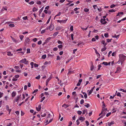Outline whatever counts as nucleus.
<instances>
[{"instance_id":"f257e3e1","label":"nucleus","mask_w":126,"mask_h":126,"mask_svg":"<svg viewBox=\"0 0 126 126\" xmlns=\"http://www.w3.org/2000/svg\"><path fill=\"white\" fill-rule=\"evenodd\" d=\"M119 60L118 62L119 61L121 62L124 61L126 59V56L124 55L123 54H120L119 55Z\"/></svg>"},{"instance_id":"f03ea898","label":"nucleus","mask_w":126,"mask_h":126,"mask_svg":"<svg viewBox=\"0 0 126 126\" xmlns=\"http://www.w3.org/2000/svg\"><path fill=\"white\" fill-rule=\"evenodd\" d=\"M19 63H22L25 64H28V61L26 60V58H24L20 60L19 62Z\"/></svg>"},{"instance_id":"7ed1b4c3","label":"nucleus","mask_w":126,"mask_h":126,"mask_svg":"<svg viewBox=\"0 0 126 126\" xmlns=\"http://www.w3.org/2000/svg\"><path fill=\"white\" fill-rule=\"evenodd\" d=\"M67 19L64 20H57V22L58 23H60L61 24L63 23H65L66 22L67 20Z\"/></svg>"},{"instance_id":"20e7f679","label":"nucleus","mask_w":126,"mask_h":126,"mask_svg":"<svg viewBox=\"0 0 126 126\" xmlns=\"http://www.w3.org/2000/svg\"><path fill=\"white\" fill-rule=\"evenodd\" d=\"M30 39L29 37H27L25 39L24 43L25 44H29L30 43Z\"/></svg>"},{"instance_id":"39448f33","label":"nucleus","mask_w":126,"mask_h":126,"mask_svg":"<svg viewBox=\"0 0 126 126\" xmlns=\"http://www.w3.org/2000/svg\"><path fill=\"white\" fill-rule=\"evenodd\" d=\"M106 114V112L104 111L103 109L102 110V111L99 114V116H100L102 114V115H101L100 116V117H103Z\"/></svg>"},{"instance_id":"423d86ee","label":"nucleus","mask_w":126,"mask_h":126,"mask_svg":"<svg viewBox=\"0 0 126 126\" xmlns=\"http://www.w3.org/2000/svg\"><path fill=\"white\" fill-rule=\"evenodd\" d=\"M11 37L13 42L16 44L18 43L20 41L19 39L16 40V39L14 38L11 36Z\"/></svg>"},{"instance_id":"0eeeda50","label":"nucleus","mask_w":126,"mask_h":126,"mask_svg":"<svg viewBox=\"0 0 126 126\" xmlns=\"http://www.w3.org/2000/svg\"><path fill=\"white\" fill-rule=\"evenodd\" d=\"M101 23L103 24H105L107 23V22L106 21V19H102L101 18L100 20Z\"/></svg>"},{"instance_id":"6e6552de","label":"nucleus","mask_w":126,"mask_h":126,"mask_svg":"<svg viewBox=\"0 0 126 126\" xmlns=\"http://www.w3.org/2000/svg\"><path fill=\"white\" fill-rule=\"evenodd\" d=\"M41 105H42V104H40L38 106V108L37 107H36V109L38 111H39L41 109Z\"/></svg>"},{"instance_id":"1a4fd4ad","label":"nucleus","mask_w":126,"mask_h":126,"mask_svg":"<svg viewBox=\"0 0 126 126\" xmlns=\"http://www.w3.org/2000/svg\"><path fill=\"white\" fill-rule=\"evenodd\" d=\"M121 70V69L120 67H118L117 68L116 71L115 72V73H119Z\"/></svg>"},{"instance_id":"9d476101","label":"nucleus","mask_w":126,"mask_h":126,"mask_svg":"<svg viewBox=\"0 0 126 126\" xmlns=\"http://www.w3.org/2000/svg\"><path fill=\"white\" fill-rule=\"evenodd\" d=\"M95 86H94L89 91L88 93V95H89L90 94H91V93H92V92L93 91L94 89L95 88Z\"/></svg>"},{"instance_id":"9b49d317","label":"nucleus","mask_w":126,"mask_h":126,"mask_svg":"<svg viewBox=\"0 0 126 126\" xmlns=\"http://www.w3.org/2000/svg\"><path fill=\"white\" fill-rule=\"evenodd\" d=\"M54 29V26L53 25L51 24L49 27V29L50 31H52Z\"/></svg>"},{"instance_id":"f8f14e48","label":"nucleus","mask_w":126,"mask_h":126,"mask_svg":"<svg viewBox=\"0 0 126 126\" xmlns=\"http://www.w3.org/2000/svg\"><path fill=\"white\" fill-rule=\"evenodd\" d=\"M20 99V96H17L16 97L15 99L14 102H17Z\"/></svg>"},{"instance_id":"ddd939ff","label":"nucleus","mask_w":126,"mask_h":126,"mask_svg":"<svg viewBox=\"0 0 126 126\" xmlns=\"http://www.w3.org/2000/svg\"><path fill=\"white\" fill-rule=\"evenodd\" d=\"M108 125L109 126H111L112 125L114 124V121H112L108 123Z\"/></svg>"},{"instance_id":"4468645a","label":"nucleus","mask_w":126,"mask_h":126,"mask_svg":"<svg viewBox=\"0 0 126 126\" xmlns=\"http://www.w3.org/2000/svg\"><path fill=\"white\" fill-rule=\"evenodd\" d=\"M85 118L82 116L80 117L79 119V120H80L81 122H82L85 120Z\"/></svg>"},{"instance_id":"2eb2a0df","label":"nucleus","mask_w":126,"mask_h":126,"mask_svg":"<svg viewBox=\"0 0 126 126\" xmlns=\"http://www.w3.org/2000/svg\"><path fill=\"white\" fill-rule=\"evenodd\" d=\"M16 92H13L12 93V97H14L16 94Z\"/></svg>"},{"instance_id":"dca6fc26","label":"nucleus","mask_w":126,"mask_h":126,"mask_svg":"<svg viewBox=\"0 0 126 126\" xmlns=\"http://www.w3.org/2000/svg\"><path fill=\"white\" fill-rule=\"evenodd\" d=\"M51 79V78L50 77L46 80V85H47L48 82Z\"/></svg>"},{"instance_id":"f3484780","label":"nucleus","mask_w":126,"mask_h":126,"mask_svg":"<svg viewBox=\"0 0 126 126\" xmlns=\"http://www.w3.org/2000/svg\"><path fill=\"white\" fill-rule=\"evenodd\" d=\"M95 51L97 55V56L98 57V58H99L100 57V54H99V53L97 52L96 49Z\"/></svg>"},{"instance_id":"a211bd4d","label":"nucleus","mask_w":126,"mask_h":126,"mask_svg":"<svg viewBox=\"0 0 126 126\" xmlns=\"http://www.w3.org/2000/svg\"><path fill=\"white\" fill-rule=\"evenodd\" d=\"M59 32H57L55 33H54L53 34V36L54 37H55L59 33Z\"/></svg>"},{"instance_id":"6ab92c4d","label":"nucleus","mask_w":126,"mask_h":126,"mask_svg":"<svg viewBox=\"0 0 126 126\" xmlns=\"http://www.w3.org/2000/svg\"><path fill=\"white\" fill-rule=\"evenodd\" d=\"M19 37L21 41L23 40V39L24 37V36L23 35H20L19 36Z\"/></svg>"},{"instance_id":"aec40b11","label":"nucleus","mask_w":126,"mask_h":126,"mask_svg":"<svg viewBox=\"0 0 126 126\" xmlns=\"http://www.w3.org/2000/svg\"><path fill=\"white\" fill-rule=\"evenodd\" d=\"M51 39V37H49L47 38L46 40H45V43L48 42Z\"/></svg>"},{"instance_id":"412c9836","label":"nucleus","mask_w":126,"mask_h":126,"mask_svg":"<svg viewBox=\"0 0 126 126\" xmlns=\"http://www.w3.org/2000/svg\"><path fill=\"white\" fill-rule=\"evenodd\" d=\"M7 55L8 56H12L13 55V54L10 52H7Z\"/></svg>"},{"instance_id":"4be33fe9","label":"nucleus","mask_w":126,"mask_h":126,"mask_svg":"<svg viewBox=\"0 0 126 126\" xmlns=\"http://www.w3.org/2000/svg\"><path fill=\"white\" fill-rule=\"evenodd\" d=\"M46 57V54H44L42 56V58L43 59H45Z\"/></svg>"},{"instance_id":"5701e85b","label":"nucleus","mask_w":126,"mask_h":126,"mask_svg":"<svg viewBox=\"0 0 126 126\" xmlns=\"http://www.w3.org/2000/svg\"><path fill=\"white\" fill-rule=\"evenodd\" d=\"M86 112L87 113V110H84L83 111L82 114H84Z\"/></svg>"},{"instance_id":"b1692460","label":"nucleus","mask_w":126,"mask_h":126,"mask_svg":"<svg viewBox=\"0 0 126 126\" xmlns=\"http://www.w3.org/2000/svg\"><path fill=\"white\" fill-rule=\"evenodd\" d=\"M123 12H119L117 14V16H120V15H123Z\"/></svg>"},{"instance_id":"393cba45","label":"nucleus","mask_w":126,"mask_h":126,"mask_svg":"<svg viewBox=\"0 0 126 126\" xmlns=\"http://www.w3.org/2000/svg\"><path fill=\"white\" fill-rule=\"evenodd\" d=\"M9 26L11 27H15V25L14 24H10L9 25Z\"/></svg>"},{"instance_id":"a878e982","label":"nucleus","mask_w":126,"mask_h":126,"mask_svg":"<svg viewBox=\"0 0 126 126\" xmlns=\"http://www.w3.org/2000/svg\"><path fill=\"white\" fill-rule=\"evenodd\" d=\"M119 35H116V34H115L114 35V36H113L112 37L113 38V37L116 38L118 39L119 38Z\"/></svg>"},{"instance_id":"bb28decb","label":"nucleus","mask_w":126,"mask_h":126,"mask_svg":"<svg viewBox=\"0 0 126 126\" xmlns=\"http://www.w3.org/2000/svg\"><path fill=\"white\" fill-rule=\"evenodd\" d=\"M7 10V9L6 7L5 6V7H3L2 8V9L1 10V11H4V10Z\"/></svg>"},{"instance_id":"cd10ccee","label":"nucleus","mask_w":126,"mask_h":126,"mask_svg":"<svg viewBox=\"0 0 126 126\" xmlns=\"http://www.w3.org/2000/svg\"><path fill=\"white\" fill-rule=\"evenodd\" d=\"M61 29V28L60 27H57L56 28V31H58Z\"/></svg>"},{"instance_id":"c85d7f7f","label":"nucleus","mask_w":126,"mask_h":126,"mask_svg":"<svg viewBox=\"0 0 126 126\" xmlns=\"http://www.w3.org/2000/svg\"><path fill=\"white\" fill-rule=\"evenodd\" d=\"M107 49V48L106 47H104V48H102L101 49V51L102 52H103L105 50Z\"/></svg>"},{"instance_id":"c756f323","label":"nucleus","mask_w":126,"mask_h":126,"mask_svg":"<svg viewBox=\"0 0 126 126\" xmlns=\"http://www.w3.org/2000/svg\"><path fill=\"white\" fill-rule=\"evenodd\" d=\"M58 48L59 49L62 48L63 47V46L61 44L58 45Z\"/></svg>"},{"instance_id":"7c9ffc66","label":"nucleus","mask_w":126,"mask_h":126,"mask_svg":"<svg viewBox=\"0 0 126 126\" xmlns=\"http://www.w3.org/2000/svg\"><path fill=\"white\" fill-rule=\"evenodd\" d=\"M89 9L87 8H85L84 9V11L86 12H87L89 11Z\"/></svg>"},{"instance_id":"2f4dec72","label":"nucleus","mask_w":126,"mask_h":126,"mask_svg":"<svg viewBox=\"0 0 126 126\" xmlns=\"http://www.w3.org/2000/svg\"><path fill=\"white\" fill-rule=\"evenodd\" d=\"M30 64L31 66V68H32L33 67V65H34V63L33 62H31V63Z\"/></svg>"},{"instance_id":"473e14b6","label":"nucleus","mask_w":126,"mask_h":126,"mask_svg":"<svg viewBox=\"0 0 126 126\" xmlns=\"http://www.w3.org/2000/svg\"><path fill=\"white\" fill-rule=\"evenodd\" d=\"M45 97L44 96L42 97L41 98V100L40 101V102H42V101H43L45 99Z\"/></svg>"},{"instance_id":"72a5a7b5","label":"nucleus","mask_w":126,"mask_h":126,"mask_svg":"<svg viewBox=\"0 0 126 126\" xmlns=\"http://www.w3.org/2000/svg\"><path fill=\"white\" fill-rule=\"evenodd\" d=\"M61 12H59V13L58 14H57L55 16V17L54 18V19L55 18V17H56L57 16H60L61 15Z\"/></svg>"},{"instance_id":"f704fd0d","label":"nucleus","mask_w":126,"mask_h":126,"mask_svg":"<svg viewBox=\"0 0 126 126\" xmlns=\"http://www.w3.org/2000/svg\"><path fill=\"white\" fill-rule=\"evenodd\" d=\"M51 18V16H50V17L48 19V20L47 22V23H46L47 24H48L49 23V22L50 21Z\"/></svg>"},{"instance_id":"c9c22d12","label":"nucleus","mask_w":126,"mask_h":126,"mask_svg":"<svg viewBox=\"0 0 126 126\" xmlns=\"http://www.w3.org/2000/svg\"><path fill=\"white\" fill-rule=\"evenodd\" d=\"M36 3L39 5H41V2L40 1H37Z\"/></svg>"},{"instance_id":"e433bc0d","label":"nucleus","mask_w":126,"mask_h":126,"mask_svg":"<svg viewBox=\"0 0 126 126\" xmlns=\"http://www.w3.org/2000/svg\"><path fill=\"white\" fill-rule=\"evenodd\" d=\"M43 7H42L39 11V14H40L43 10Z\"/></svg>"},{"instance_id":"4c0bfd02","label":"nucleus","mask_w":126,"mask_h":126,"mask_svg":"<svg viewBox=\"0 0 126 126\" xmlns=\"http://www.w3.org/2000/svg\"><path fill=\"white\" fill-rule=\"evenodd\" d=\"M102 63L106 65H108V63L106 62H103Z\"/></svg>"},{"instance_id":"58836bf2","label":"nucleus","mask_w":126,"mask_h":126,"mask_svg":"<svg viewBox=\"0 0 126 126\" xmlns=\"http://www.w3.org/2000/svg\"><path fill=\"white\" fill-rule=\"evenodd\" d=\"M37 9L35 7H34L32 9V11L33 12H35L37 11Z\"/></svg>"},{"instance_id":"ea45409f","label":"nucleus","mask_w":126,"mask_h":126,"mask_svg":"<svg viewBox=\"0 0 126 126\" xmlns=\"http://www.w3.org/2000/svg\"><path fill=\"white\" fill-rule=\"evenodd\" d=\"M82 113V111H81L78 110L77 111V113L79 115H81V114Z\"/></svg>"},{"instance_id":"a19ab883","label":"nucleus","mask_w":126,"mask_h":126,"mask_svg":"<svg viewBox=\"0 0 126 126\" xmlns=\"http://www.w3.org/2000/svg\"><path fill=\"white\" fill-rule=\"evenodd\" d=\"M109 11L110 12H115V11L113 9H112L109 10Z\"/></svg>"},{"instance_id":"79ce46f5","label":"nucleus","mask_w":126,"mask_h":126,"mask_svg":"<svg viewBox=\"0 0 126 126\" xmlns=\"http://www.w3.org/2000/svg\"><path fill=\"white\" fill-rule=\"evenodd\" d=\"M119 90L120 91H122L123 92H124L126 93V90H125L124 89H120Z\"/></svg>"},{"instance_id":"37998d69","label":"nucleus","mask_w":126,"mask_h":126,"mask_svg":"<svg viewBox=\"0 0 126 126\" xmlns=\"http://www.w3.org/2000/svg\"><path fill=\"white\" fill-rule=\"evenodd\" d=\"M66 1L69 2V3H68L67 4V5L73 2V1H70L69 0H67Z\"/></svg>"},{"instance_id":"c03bdc74","label":"nucleus","mask_w":126,"mask_h":126,"mask_svg":"<svg viewBox=\"0 0 126 126\" xmlns=\"http://www.w3.org/2000/svg\"><path fill=\"white\" fill-rule=\"evenodd\" d=\"M27 53H30V49L29 48H28L27 49Z\"/></svg>"},{"instance_id":"a18cd8bd","label":"nucleus","mask_w":126,"mask_h":126,"mask_svg":"<svg viewBox=\"0 0 126 126\" xmlns=\"http://www.w3.org/2000/svg\"><path fill=\"white\" fill-rule=\"evenodd\" d=\"M104 36L106 37H108L109 36L108 34V33H105L104 34Z\"/></svg>"},{"instance_id":"49530a36","label":"nucleus","mask_w":126,"mask_h":126,"mask_svg":"<svg viewBox=\"0 0 126 126\" xmlns=\"http://www.w3.org/2000/svg\"><path fill=\"white\" fill-rule=\"evenodd\" d=\"M84 103V100L83 99H82L80 101V103L81 104H82Z\"/></svg>"},{"instance_id":"de8ad7c7","label":"nucleus","mask_w":126,"mask_h":126,"mask_svg":"<svg viewBox=\"0 0 126 126\" xmlns=\"http://www.w3.org/2000/svg\"><path fill=\"white\" fill-rule=\"evenodd\" d=\"M22 19L24 20H26L28 19L27 17V16L24 17H23Z\"/></svg>"},{"instance_id":"09e8293b","label":"nucleus","mask_w":126,"mask_h":126,"mask_svg":"<svg viewBox=\"0 0 126 126\" xmlns=\"http://www.w3.org/2000/svg\"><path fill=\"white\" fill-rule=\"evenodd\" d=\"M40 77V75H39L37 76L36 77H35V79H39Z\"/></svg>"},{"instance_id":"8fccbe9b","label":"nucleus","mask_w":126,"mask_h":126,"mask_svg":"<svg viewBox=\"0 0 126 126\" xmlns=\"http://www.w3.org/2000/svg\"><path fill=\"white\" fill-rule=\"evenodd\" d=\"M112 40V39H107V42H108V43H109V42H111V40Z\"/></svg>"},{"instance_id":"3c124183","label":"nucleus","mask_w":126,"mask_h":126,"mask_svg":"<svg viewBox=\"0 0 126 126\" xmlns=\"http://www.w3.org/2000/svg\"><path fill=\"white\" fill-rule=\"evenodd\" d=\"M85 122V123L86 124V126H88L89 125V122L88 121H86Z\"/></svg>"},{"instance_id":"603ef678","label":"nucleus","mask_w":126,"mask_h":126,"mask_svg":"<svg viewBox=\"0 0 126 126\" xmlns=\"http://www.w3.org/2000/svg\"><path fill=\"white\" fill-rule=\"evenodd\" d=\"M117 96H121V94L119 92H118V93H117Z\"/></svg>"},{"instance_id":"864d4df0","label":"nucleus","mask_w":126,"mask_h":126,"mask_svg":"<svg viewBox=\"0 0 126 126\" xmlns=\"http://www.w3.org/2000/svg\"><path fill=\"white\" fill-rule=\"evenodd\" d=\"M116 55L115 52H114L112 54V56H115Z\"/></svg>"},{"instance_id":"5fc2aeb1","label":"nucleus","mask_w":126,"mask_h":126,"mask_svg":"<svg viewBox=\"0 0 126 126\" xmlns=\"http://www.w3.org/2000/svg\"><path fill=\"white\" fill-rule=\"evenodd\" d=\"M84 106L87 108H88L90 107V105L89 104H87L86 105H85Z\"/></svg>"},{"instance_id":"6e6d98bb","label":"nucleus","mask_w":126,"mask_h":126,"mask_svg":"<svg viewBox=\"0 0 126 126\" xmlns=\"http://www.w3.org/2000/svg\"><path fill=\"white\" fill-rule=\"evenodd\" d=\"M94 69V66L93 65L92 66H91V67L90 68V70H91L92 71Z\"/></svg>"},{"instance_id":"4d7b16f0","label":"nucleus","mask_w":126,"mask_h":126,"mask_svg":"<svg viewBox=\"0 0 126 126\" xmlns=\"http://www.w3.org/2000/svg\"><path fill=\"white\" fill-rule=\"evenodd\" d=\"M58 50V48L57 47H55L54 48L53 50L54 51H56Z\"/></svg>"},{"instance_id":"13d9d810","label":"nucleus","mask_w":126,"mask_h":126,"mask_svg":"<svg viewBox=\"0 0 126 126\" xmlns=\"http://www.w3.org/2000/svg\"><path fill=\"white\" fill-rule=\"evenodd\" d=\"M77 124V125H79V120L78 119L76 121Z\"/></svg>"},{"instance_id":"bf43d9fd","label":"nucleus","mask_w":126,"mask_h":126,"mask_svg":"<svg viewBox=\"0 0 126 126\" xmlns=\"http://www.w3.org/2000/svg\"><path fill=\"white\" fill-rule=\"evenodd\" d=\"M62 107H65V108L67 107V105L65 104H64L62 106Z\"/></svg>"},{"instance_id":"052dcab7","label":"nucleus","mask_w":126,"mask_h":126,"mask_svg":"<svg viewBox=\"0 0 126 126\" xmlns=\"http://www.w3.org/2000/svg\"><path fill=\"white\" fill-rule=\"evenodd\" d=\"M111 114V113L110 112H109L108 113H107L106 115V116L107 117H108L109 116H110Z\"/></svg>"},{"instance_id":"680f3d73","label":"nucleus","mask_w":126,"mask_h":126,"mask_svg":"<svg viewBox=\"0 0 126 126\" xmlns=\"http://www.w3.org/2000/svg\"><path fill=\"white\" fill-rule=\"evenodd\" d=\"M84 98L85 99L86 98H87V95L86 93H85L84 94Z\"/></svg>"},{"instance_id":"e2e57ef3","label":"nucleus","mask_w":126,"mask_h":126,"mask_svg":"<svg viewBox=\"0 0 126 126\" xmlns=\"http://www.w3.org/2000/svg\"><path fill=\"white\" fill-rule=\"evenodd\" d=\"M3 93L0 92V98L1 97L3 96Z\"/></svg>"},{"instance_id":"0e129e2a","label":"nucleus","mask_w":126,"mask_h":126,"mask_svg":"<svg viewBox=\"0 0 126 126\" xmlns=\"http://www.w3.org/2000/svg\"><path fill=\"white\" fill-rule=\"evenodd\" d=\"M42 43V41L41 40L39 41L38 43V44L39 45L41 44Z\"/></svg>"},{"instance_id":"69168bd1","label":"nucleus","mask_w":126,"mask_h":126,"mask_svg":"<svg viewBox=\"0 0 126 126\" xmlns=\"http://www.w3.org/2000/svg\"><path fill=\"white\" fill-rule=\"evenodd\" d=\"M101 76V75H98L97 76H96V79H98Z\"/></svg>"},{"instance_id":"338daca9","label":"nucleus","mask_w":126,"mask_h":126,"mask_svg":"<svg viewBox=\"0 0 126 126\" xmlns=\"http://www.w3.org/2000/svg\"><path fill=\"white\" fill-rule=\"evenodd\" d=\"M115 5L114 4H112L110 6V7L111 8H113L115 6Z\"/></svg>"},{"instance_id":"774afa93","label":"nucleus","mask_w":126,"mask_h":126,"mask_svg":"<svg viewBox=\"0 0 126 126\" xmlns=\"http://www.w3.org/2000/svg\"><path fill=\"white\" fill-rule=\"evenodd\" d=\"M12 124L11 123L7 124L6 126H11Z\"/></svg>"}]
</instances>
